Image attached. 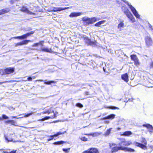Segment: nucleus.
<instances>
[{
  "instance_id": "58836bf2",
  "label": "nucleus",
  "mask_w": 153,
  "mask_h": 153,
  "mask_svg": "<svg viewBox=\"0 0 153 153\" xmlns=\"http://www.w3.org/2000/svg\"><path fill=\"white\" fill-rule=\"evenodd\" d=\"M81 140L84 141H86L87 140V139L85 137L81 138Z\"/></svg>"
},
{
  "instance_id": "bb28decb",
  "label": "nucleus",
  "mask_w": 153,
  "mask_h": 153,
  "mask_svg": "<svg viewBox=\"0 0 153 153\" xmlns=\"http://www.w3.org/2000/svg\"><path fill=\"white\" fill-rule=\"evenodd\" d=\"M131 59L134 61V60H136L137 59H138L137 56L135 55H132L131 56Z\"/></svg>"
},
{
  "instance_id": "72a5a7b5",
  "label": "nucleus",
  "mask_w": 153,
  "mask_h": 153,
  "mask_svg": "<svg viewBox=\"0 0 153 153\" xmlns=\"http://www.w3.org/2000/svg\"><path fill=\"white\" fill-rule=\"evenodd\" d=\"M111 129V128H110L107 131H106V132L105 133V136H108L109 135V134H110V133Z\"/></svg>"
},
{
  "instance_id": "7c9ffc66",
  "label": "nucleus",
  "mask_w": 153,
  "mask_h": 153,
  "mask_svg": "<svg viewBox=\"0 0 153 153\" xmlns=\"http://www.w3.org/2000/svg\"><path fill=\"white\" fill-rule=\"evenodd\" d=\"M100 134V133L98 132H95L93 133H92V136L93 137H96L98 136Z\"/></svg>"
},
{
  "instance_id": "2f4dec72",
  "label": "nucleus",
  "mask_w": 153,
  "mask_h": 153,
  "mask_svg": "<svg viewBox=\"0 0 153 153\" xmlns=\"http://www.w3.org/2000/svg\"><path fill=\"white\" fill-rule=\"evenodd\" d=\"M141 142L142 143H143L145 145H146L147 144V141L145 139L144 137H142Z\"/></svg>"
},
{
  "instance_id": "f8f14e48",
  "label": "nucleus",
  "mask_w": 153,
  "mask_h": 153,
  "mask_svg": "<svg viewBox=\"0 0 153 153\" xmlns=\"http://www.w3.org/2000/svg\"><path fill=\"white\" fill-rule=\"evenodd\" d=\"M82 14V12H73L69 15L70 17H76L80 16Z\"/></svg>"
},
{
  "instance_id": "052dcab7",
  "label": "nucleus",
  "mask_w": 153,
  "mask_h": 153,
  "mask_svg": "<svg viewBox=\"0 0 153 153\" xmlns=\"http://www.w3.org/2000/svg\"><path fill=\"white\" fill-rule=\"evenodd\" d=\"M11 123H12V124H13L15 123V122L13 123V122H11Z\"/></svg>"
},
{
  "instance_id": "13d9d810",
  "label": "nucleus",
  "mask_w": 153,
  "mask_h": 153,
  "mask_svg": "<svg viewBox=\"0 0 153 153\" xmlns=\"http://www.w3.org/2000/svg\"><path fill=\"white\" fill-rule=\"evenodd\" d=\"M51 10V8H50V9H48V11H49V10Z\"/></svg>"
},
{
  "instance_id": "3c124183",
  "label": "nucleus",
  "mask_w": 153,
  "mask_h": 153,
  "mask_svg": "<svg viewBox=\"0 0 153 153\" xmlns=\"http://www.w3.org/2000/svg\"><path fill=\"white\" fill-rule=\"evenodd\" d=\"M86 135L88 136H92V133H89L88 134H86Z\"/></svg>"
},
{
  "instance_id": "49530a36",
  "label": "nucleus",
  "mask_w": 153,
  "mask_h": 153,
  "mask_svg": "<svg viewBox=\"0 0 153 153\" xmlns=\"http://www.w3.org/2000/svg\"><path fill=\"white\" fill-rule=\"evenodd\" d=\"M11 122H13V123H14V121L13 120H9L6 122L7 123H11Z\"/></svg>"
},
{
  "instance_id": "20e7f679",
  "label": "nucleus",
  "mask_w": 153,
  "mask_h": 153,
  "mask_svg": "<svg viewBox=\"0 0 153 153\" xmlns=\"http://www.w3.org/2000/svg\"><path fill=\"white\" fill-rule=\"evenodd\" d=\"M126 3L128 5L129 7L130 8L131 11L133 12V14L134 16L137 18L140 19V15L137 12L135 9L131 5L129 4L128 2H126Z\"/></svg>"
},
{
  "instance_id": "7ed1b4c3",
  "label": "nucleus",
  "mask_w": 153,
  "mask_h": 153,
  "mask_svg": "<svg viewBox=\"0 0 153 153\" xmlns=\"http://www.w3.org/2000/svg\"><path fill=\"white\" fill-rule=\"evenodd\" d=\"M122 10L127 17L133 23L135 22V20L130 11L127 8L124 7L122 8Z\"/></svg>"
},
{
  "instance_id": "f03ea898",
  "label": "nucleus",
  "mask_w": 153,
  "mask_h": 153,
  "mask_svg": "<svg viewBox=\"0 0 153 153\" xmlns=\"http://www.w3.org/2000/svg\"><path fill=\"white\" fill-rule=\"evenodd\" d=\"M82 20L83 22V24L87 26L97 21V19L95 17L90 18L87 17H84L83 18Z\"/></svg>"
},
{
  "instance_id": "ea45409f",
  "label": "nucleus",
  "mask_w": 153,
  "mask_h": 153,
  "mask_svg": "<svg viewBox=\"0 0 153 153\" xmlns=\"http://www.w3.org/2000/svg\"><path fill=\"white\" fill-rule=\"evenodd\" d=\"M10 82V81H4V82H0V85L2 84H3V83H7L9 82Z\"/></svg>"
},
{
  "instance_id": "09e8293b",
  "label": "nucleus",
  "mask_w": 153,
  "mask_h": 153,
  "mask_svg": "<svg viewBox=\"0 0 153 153\" xmlns=\"http://www.w3.org/2000/svg\"><path fill=\"white\" fill-rule=\"evenodd\" d=\"M151 68H153V61L150 64Z\"/></svg>"
},
{
  "instance_id": "4c0bfd02",
  "label": "nucleus",
  "mask_w": 153,
  "mask_h": 153,
  "mask_svg": "<svg viewBox=\"0 0 153 153\" xmlns=\"http://www.w3.org/2000/svg\"><path fill=\"white\" fill-rule=\"evenodd\" d=\"M51 110H48L46 111H43V112H42L41 113L42 114H46V113L50 114L51 113Z\"/></svg>"
},
{
  "instance_id": "39448f33",
  "label": "nucleus",
  "mask_w": 153,
  "mask_h": 153,
  "mask_svg": "<svg viewBox=\"0 0 153 153\" xmlns=\"http://www.w3.org/2000/svg\"><path fill=\"white\" fill-rule=\"evenodd\" d=\"M34 33V32L33 31H32L29 33H27L25 34H24L22 36H16L14 37L13 38L15 39H26L27 38V37L30 36L31 35H32Z\"/></svg>"
},
{
  "instance_id": "603ef678",
  "label": "nucleus",
  "mask_w": 153,
  "mask_h": 153,
  "mask_svg": "<svg viewBox=\"0 0 153 153\" xmlns=\"http://www.w3.org/2000/svg\"><path fill=\"white\" fill-rule=\"evenodd\" d=\"M85 94L86 95H88V92L86 91L85 92Z\"/></svg>"
},
{
  "instance_id": "e2e57ef3",
  "label": "nucleus",
  "mask_w": 153,
  "mask_h": 153,
  "mask_svg": "<svg viewBox=\"0 0 153 153\" xmlns=\"http://www.w3.org/2000/svg\"><path fill=\"white\" fill-rule=\"evenodd\" d=\"M51 8V10H53V7L52 8Z\"/></svg>"
},
{
  "instance_id": "f257e3e1",
  "label": "nucleus",
  "mask_w": 153,
  "mask_h": 153,
  "mask_svg": "<svg viewBox=\"0 0 153 153\" xmlns=\"http://www.w3.org/2000/svg\"><path fill=\"white\" fill-rule=\"evenodd\" d=\"M124 143L123 140L121 141L118 144V145H119L118 146H116V144L114 143H109V146H110V148L111 149V153H114L119 150H121V149H120V148H118L120 147L123 148H126V147L124 146Z\"/></svg>"
},
{
  "instance_id": "9b49d317",
  "label": "nucleus",
  "mask_w": 153,
  "mask_h": 153,
  "mask_svg": "<svg viewBox=\"0 0 153 153\" xmlns=\"http://www.w3.org/2000/svg\"><path fill=\"white\" fill-rule=\"evenodd\" d=\"M66 133V131H65L64 132H63L62 133H61V132H58V133H57L56 134L53 135H51V136H49V137H51V138H50V139H48V141H50V140H53V137H57V136H58L59 135H60V134H64L65 133Z\"/></svg>"
},
{
  "instance_id": "a18cd8bd",
  "label": "nucleus",
  "mask_w": 153,
  "mask_h": 153,
  "mask_svg": "<svg viewBox=\"0 0 153 153\" xmlns=\"http://www.w3.org/2000/svg\"><path fill=\"white\" fill-rule=\"evenodd\" d=\"M39 45V43H35L32 46L33 47H37V46Z\"/></svg>"
},
{
  "instance_id": "4468645a",
  "label": "nucleus",
  "mask_w": 153,
  "mask_h": 153,
  "mask_svg": "<svg viewBox=\"0 0 153 153\" xmlns=\"http://www.w3.org/2000/svg\"><path fill=\"white\" fill-rule=\"evenodd\" d=\"M121 79L126 82H128V76L127 73L122 74L121 76Z\"/></svg>"
},
{
  "instance_id": "cd10ccee",
  "label": "nucleus",
  "mask_w": 153,
  "mask_h": 153,
  "mask_svg": "<svg viewBox=\"0 0 153 153\" xmlns=\"http://www.w3.org/2000/svg\"><path fill=\"white\" fill-rule=\"evenodd\" d=\"M134 65L137 66L138 67V66L140 65V63L139 62V60L138 59H137L136 60H134Z\"/></svg>"
},
{
  "instance_id": "dca6fc26",
  "label": "nucleus",
  "mask_w": 153,
  "mask_h": 153,
  "mask_svg": "<svg viewBox=\"0 0 153 153\" xmlns=\"http://www.w3.org/2000/svg\"><path fill=\"white\" fill-rule=\"evenodd\" d=\"M14 71L13 68H8L4 69V72L6 74H9L13 73Z\"/></svg>"
},
{
  "instance_id": "a19ab883",
  "label": "nucleus",
  "mask_w": 153,
  "mask_h": 153,
  "mask_svg": "<svg viewBox=\"0 0 153 153\" xmlns=\"http://www.w3.org/2000/svg\"><path fill=\"white\" fill-rule=\"evenodd\" d=\"M70 148H68V149H66L63 148L62 149V150L63 151H64L66 152H68V150H70Z\"/></svg>"
},
{
  "instance_id": "393cba45",
  "label": "nucleus",
  "mask_w": 153,
  "mask_h": 153,
  "mask_svg": "<svg viewBox=\"0 0 153 153\" xmlns=\"http://www.w3.org/2000/svg\"><path fill=\"white\" fill-rule=\"evenodd\" d=\"M84 40H85V42L88 44L91 45L93 43L91 40L87 37L85 38Z\"/></svg>"
},
{
  "instance_id": "0e129e2a",
  "label": "nucleus",
  "mask_w": 153,
  "mask_h": 153,
  "mask_svg": "<svg viewBox=\"0 0 153 153\" xmlns=\"http://www.w3.org/2000/svg\"><path fill=\"white\" fill-rule=\"evenodd\" d=\"M32 78H35V77H34V76H33V77H32Z\"/></svg>"
},
{
  "instance_id": "2eb2a0df",
  "label": "nucleus",
  "mask_w": 153,
  "mask_h": 153,
  "mask_svg": "<svg viewBox=\"0 0 153 153\" xmlns=\"http://www.w3.org/2000/svg\"><path fill=\"white\" fill-rule=\"evenodd\" d=\"M119 148L120 149H121V150L124 151H128L131 152H133L134 151V149H132L131 148H128L127 147L123 148L120 147Z\"/></svg>"
},
{
  "instance_id": "c756f323",
  "label": "nucleus",
  "mask_w": 153,
  "mask_h": 153,
  "mask_svg": "<svg viewBox=\"0 0 153 153\" xmlns=\"http://www.w3.org/2000/svg\"><path fill=\"white\" fill-rule=\"evenodd\" d=\"M44 84H47V85H50L52 83H55L56 82L51 81H47L46 82V81H45Z\"/></svg>"
},
{
  "instance_id": "6e6d98bb",
  "label": "nucleus",
  "mask_w": 153,
  "mask_h": 153,
  "mask_svg": "<svg viewBox=\"0 0 153 153\" xmlns=\"http://www.w3.org/2000/svg\"><path fill=\"white\" fill-rule=\"evenodd\" d=\"M16 116H12V118H16Z\"/></svg>"
},
{
  "instance_id": "9d476101",
  "label": "nucleus",
  "mask_w": 153,
  "mask_h": 153,
  "mask_svg": "<svg viewBox=\"0 0 153 153\" xmlns=\"http://www.w3.org/2000/svg\"><path fill=\"white\" fill-rule=\"evenodd\" d=\"M142 126L143 127H146L149 130V131L150 133H152L153 132V127L152 125L149 124H143Z\"/></svg>"
},
{
  "instance_id": "338daca9",
  "label": "nucleus",
  "mask_w": 153,
  "mask_h": 153,
  "mask_svg": "<svg viewBox=\"0 0 153 153\" xmlns=\"http://www.w3.org/2000/svg\"><path fill=\"white\" fill-rule=\"evenodd\" d=\"M11 51H11H10H10Z\"/></svg>"
},
{
  "instance_id": "423d86ee",
  "label": "nucleus",
  "mask_w": 153,
  "mask_h": 153,
  "mask_svg": "<svg viewBox=\"0 0 153 153\" xmlns=\"http://www.w3.org/2000/svg\"><path fill=\"white\" fill-rule=\"evenodd\" d=\"M145 41L146 45L148 47H149L152 45V41L151 38L149 36H146L145 38Z\"/></svg>"
},
{
  "instance_id": "5701e85b",
  "label": "nucleus",
  "mask_w": 153,
  "mask_h": 153,
  "mask_svg": "<svg viewBox=\"0 0 153 153\" xmlns=\"http://www.w3.org/2000/svg\"><path fill=\"white\" fill-rule=\"evenodd\" d=\"M105 22V20H102L100 21L97 22V23L95 24L94 25V26L96 27H99L101 25L104 23Z\"/></svg>"
},
{
  "instance_id": "37998d69",
  "label": "nucleus",
  "mask_w": 153,
  "mask_h": 153,
  "mask_svg": "<svg viewBox=\"0 0 153 153\" xmlns=\"http://www.w3.org/2000/svg\"><path fill=\"white\" fill-rule=\"evenodd\" d=\"M44 42V41H41L39 42L38 43H39V45H42V46L43 45V44Z\"/></svg>"
},
{
  "instance_id": "0eeeda50",
  "label": "nucleus",
  "mask_w": 153,
  "mask_h": 153,
  "mask_svg": "<svg viewBox=\"0 0 153 153\" xmlns=\"http://www.w3.org/2000/svg\"><path fill=\"white\" fill-rule=\"evenodd\" d=\"M83 153H98V151L97 149L91 148L84 152Z\"/></svg>"
},
{
  "instance_id": "de8ad7c7",
  "label": "nucleus",
  "mask_w": 153,
  "mask_h": 153,
  "mask_svg": "<svg viewBox=\"0 0 153 153\" xmlns=\"http://www.w3.org/2000/svg\"><path fill=\"white\" fill-rule=\"evenodd\" d=\"M56 117V114L55 113H54V115L52 117H51V118H55Z\"/></svg>"
},
{
  "instance_id": "4d7b16f0",
  "label": "nucleus",
  "mask_w": 153,
  "mask_h": 153,
  "mask_svg": "<svg viewBox=\"0 0 153 153\" xmlns=\"http://www.w3.org/2000/svg\"><path fill=\"white\" fill-rule=\"evenodd\" d=\"M117 129L118 130H119L121 128H118Z\"/></svg>"
},
{
  "instance_id": "6ab92c4d",
  "label": "nucleus",
  "mask_w": 153,
  "mask_h": 153,
  "mask_svg": "<svg viewBox=\"0 0 153 153\" xmlns=\"http://www.w3.org/2000/svg\"><path fill=\"white\" fill-rule=\"evenodd\" d=\"M115 115L114 114H111L106 117H104L103 118V120H106L107 119H114L115 117Z\"/></svg>"
},
{
  "instance_id": "4be33fe9",
  "label": "nucleus",
  "mask_w": 153,
  "mask_h": 153,
  "mask_svg": "<svg viewBox=\"0 0 153 153\" xmlns=\"http://www.w3.org/2000/svg\"><path fill=\"white\" fill-rule=\"evenodd\" d=\"M132 134V132L130 131H126L122 135L124 136H129L130 135Z\"/></svg>"
},
{
  "instance_id": "aec40b11",
  "label": "nucleus",
  "mask_w": 153,
  "mask_h": 153,
  "mask_svg": "<svg viewBox=\"0 0 153 153\" xmlns=\"http://www.w3.org/2000/svg\"><path fill=\"white\" fill-rule=\"evenodd\" d=\"M123 143H124V146H129L132 144V143L130 141H126L125 139H123Z\"/></svg>"
},
{
  "instance_id": "c03bdc74",
  "label": "nucleus",
  "mask_w": 153,
  "mask_h": 153,
  "mask_svg": "<svg viewBox=\"0 0 153 153\" xmlns=\"http://www.w3.org/2000/svg\"><path fill=\"white\" fill-rule=\"evenodd\" d=\"M27 80L28 81H32V78L31 77H29L27 78Z\"/></svg>"
},
{
  "instance_id": "ddd939ff",
  "label": "nucleus",
  "mask_w": 153,
  "mask_h": 153,
  "mask_svg": "<svg viewBox=\"0 0 153 153\" xmlns=\"http://www.w3.org/2000/svg\"><path fill=\"white\" fill-rule=\"evenodd\" d=\"M21 10L22 11H23L24 12L26 13H27L29 14H35L34 13H33L32 12L28 10L27 8L23 6L22 9Z\"/></svg>"
},
{
  "instance_id": "864d4df0",
  "label": "nucleus",
  "mask_w": 153,
  "mask_h": 153,
  "mask_svg": "<svg viewBox=\"0 0 153 153\" xmlns=\"http://www.w3.org/2000/svg\"><path fill=\"white\" fill-rule=\"evenodd\" d=\"M105 123H109V121H105Z\"/></svg>"
},
{
  "instance_id": "c9c22d12",
  "label": "nucleus",
  "mask_w": 153,
  "mask_h": 153,
  "mask_svg": "<svg viewBox=\"0 0 153 153\" xmlns=\"http://www.w3.org/2000/svg\"><path fill=\"white\" fill-rule=\"evenodd\" d=\"M76 106L79 107V108H82L83 106L80 103H78L76 104Z\"/></svg>"
},
{
  "instance_id": "412c9836",
  "label": "nucleus",
  "mask_w": 153,
  "mask_h": 153,
  "mask_svg": "<svg viewBox=\"0 0 153 153\" xmlns=\"http://www.w3.org/2000/svg\"><path fill=\"white\" fill-rule=\"evenodd\" d=\"M41 51H44L47 52H51V49H49L47 48H41Z\"/></svg>"
},
{
  "instance_id": "1a4fd4ad",
  "label": "nucleus",
  "mask_w": 153,
  "mask_h": 153,
  "mask_svg": "<svg viewBox=\"0 0 153 153\" xmlns=\"http://www.w3.org/2000/svg\"><path fill=\"white\" fill-rule=\"evenodd\" d=\"M30 40H25L22 42H19L16 43H15V47H16L19 46H21L23 45L27 44L28 42H30Z\"/></svg>"
},
{
  "instance_id": "8fccbe9b",
  "label": "nucleus",
  "mask_w": 153,
  "mask_h": 153,
  "mask_svg": "<svg viewBox=\"0 0 153 153\" xmlns=\"http://www.w3.org/2000/svg\"><path fill=\"white\" fill-rule=\"evenodd\" d=\"M16 150L11 151L10 153H16Z\"/></svg>"
},
{
  "instance_id": "69168bd1",
  "label": "nucleus",
  "mask_w": 153,
  "mask_h": 153,
  "mask_svg": "<svg viewBox=\"0 0 153 153\" xmlns=\"http://www.w3.org/2000/svg\"><path fill=\"white\" fill-rule=\"evenodd\" d=\"M52 112H53L54 113V111H53Z\"/></svg>"
},
{
  "instance_id": "473e14b6",
  "label": "nucleus",
  "mask_w": 153,
  "mask_h": 153,
  "mask_svg": "<svg viewBox=\"0 0 153 153\" xmlns=\"http://www.w3.org/2000/svg\"><path fill=\"white\" fill-rule=\"evenodd\" d=\"M5 139L7 141V142H17V141H13V140L12 139H8V138L7 137H5Z\"/></svg>"
},
{
  "instance_id": "6e6552de",
  "label": "nucleus",
  "mask_w": 153,
  "mask_h": 153,
  "mask_svg": "<svg viewBox=\"0 0 153 153\" xmlns=\"http://www.w3.org/2000/svg\"><path fill=\"white\" fill-rule=\"evenodd\" d=\"M69 8V7H53V10H49V12H56L57 11H60L65 10L66 9H68Z\"/></svg>"
},
{
  "instance_id": "79ce46f5",
  "label": "nucleus",
  "mask_w": 153,
  "mask_h": 153,
  "mask_svg": "<svg viewBox=\"0 0 153 153\" xmlns=\"http://www.w3.org/2000/svg\"><path fill=\"white\" fill-rule=\"evenodd\" d=\"M2 117L4 119H7L8 118V117L4 114L2 115Z\"/></svg>"
},
{
  "instance_id": "a878e982",
  "label": "nucleus",
  "mask_w": 153,
  "mask_h": 153,
  "mask_svg": "<svg viewBox=\"0 0 153 153\" xmlns=\"http://www.w3.org/2000/svg\"><path fill=\"white\" fill-rule=\"evenodd\" d=\"M65 143L64 141H57L56 142H55L53 143V144L54 145H59Z\"/></svg>"
},
{
  "instance_id": "a211bd4d",
  "label": "nucleus",
  "mask_w": 153,
  "mask_h": 153,
  "mask_svg": "<svg viewBox=\"0 0 153 153\" xmlns=\"http://www.w3.org/2000/svg\"><path fill=\"white\" fill-rule=\"evenodd\" d=\"M10 10L9 8H5L0 10V15L7 13L10 11Z\"/></svg>"
},
{
  "instance_id": "f704fd0d",
  "label": "nucleus",
  "mask_w": 153,
  "mask_h": 153,
  "mask_svg": "<svg viewBox=\"0 0 153 153\" xmlns=\"http://www.w3.org/2000/svg\"><path fill=\"white\" fill-rule=\"evenodd\" d=\"M108 108L112 109H119V108H118L115 106H111L109 107Z\"/></svg>"
},
{
  "instance_id": "c85d7f7f",
  "label": "nucleus",
  "mask_w": 153,
  "mask_h": 153,
  "mask_svg": "<svg viewBox=\"0 0 153 153\" xmlns=\"http://www.w3.org/2000/svg\"><path fill=\"white\" fill-rule=\"evenodd\" d=\"M51 118V117H46L43 118L38 120V121H43L45 120H48Z\"/></svg>"
},
{
  "instance_id": "5fc2aeb1",
  "label": "nucleus",
  "mask_w": 153,
  "mask_h": 153,
  "mask_svg": "<svg viewBox=\"0 0 153 153\" xmlns=\"http://www.w3.org/2000/svg\"><path fill=\"white\" fill-rule=\"evenodd\" d=\"M37 81H40V82H42V81H43V80H41V79L38 80H37Z\"/></svg>"
},
{
  "instance_id": "b1692460",
  "label": "nucleus",
  "mask_w": 153,
  "mask_h": 153,
  "mask_svg": "<svg viewBox=\"0 0 153 153\" xmlns=\"http://www.w3.org/2000/svg\"><path fill=\"white\" fill-rule=\"evenodd\" d=\"M124 25V23L122 22H121L118 25V28L120 30H121Z\"/></svg>"
},
{
  "instance_id": "f3484780",
  "label": "nucleus",
  "mask_w": 153,
  "mask_h": 153,
  "mask_svg": "<svg viewBox=\"0 0 153 153\" xmlns=\"http://www.w3.org/2000/svg\"><path fill=\"white\" fill-rule=\"evenodd\" d=\"M135 145L136 146H138L143 149H147V147L146 145L142 144L136 142L135 143Z\"/></svg>"
},
{
  "instance_id": "680f3d73",
  "label": "nucleus",
  "mask_w": 153,
  "mask_h": 153,
  "mask_svg": "<svg viewBox=\"0 0 153 153\" xmlns=\"http://www.w3.org/2000/svg\"><path fill=\"white\" fill-rule=\"evenodd\" d=\"M2 120V118L1 117H0V120Z\"/></svg>"
},
{
  "instance_id": "e433bc0d",
  "label": "nucleus",
  "mask_w": 153,
  "mask_h": 153,
  "mask_svg": "<svg viewBox=\"0 0 153 153\" xmlns=\"http://www.w3.org/2000/svg\"><path fill=\"white\" fill-rule=\"evenodd\" d=\"M33 114V113L32 112H31L30 113H29V114H25L24 116V117H29L31 115H32Z\"/></svg>"
},
{
  "instance_id": "bf43d9fd",
  "label": "nucleus",
  "mask_w": 153,
  "mask_h": 153,
  "mask_svg": "<svg viewBox=\"0 0 153 153\" xmlns=\"http://www.w3.org/2000/svg\"><path fill=\"white\" fill-rule=\"evenodd\" d=\"M103 69L104 71L105 72V69L104 68H103Z\"/></svg>"
}]
</instances>
